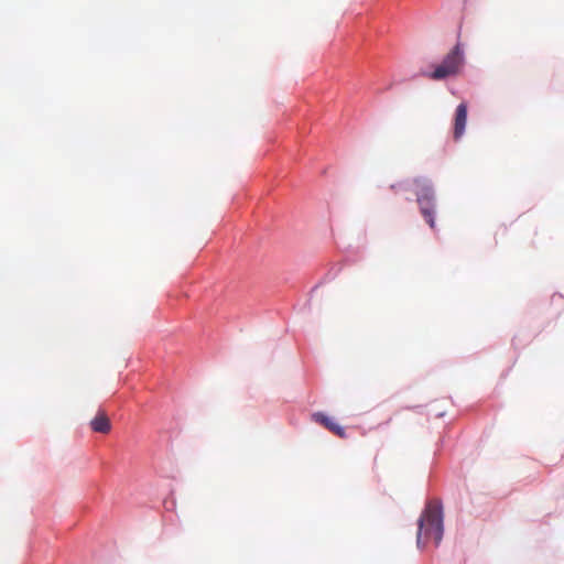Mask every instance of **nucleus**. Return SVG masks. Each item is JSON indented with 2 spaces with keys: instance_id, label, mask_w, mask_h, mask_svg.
<instances>
[{
  "instance_id": "nucleus-5",
  "label": "nucleus",
  "mask_w": 564,
  "mask_h": 564,
  "mask_svg": "<svg viewBox=\"0 0 564 564\" xmlns=\"http://www.w3.org/2000/svg\"><path fill=\"white\" fill-rule=\"evenodd\" d=\"M313 420L321 425H323L325 429L334 433L335 435L344 438L346 436V432L344 427H341L339 424L334 422V420L326 414L322 412H317L313 414Z\"/></svg>"
},
{
  "instance_id": "nucleus-1",
  "label": "nucleus",
  "mask_w": 564,
  "mask_h": 564,
  "mask_svg": "<svg viewBox=\"0 0 564 564\" xmlns=\"http://www.w3.org/2000/svg\"><path fill=\"white\" fill-rule=\"evenodd\" d=\"M443 531L442 506L438 501H430L419 520L417 546L424 547L431 542L437 546L442 541Z\"/></svg>"
},
{
  "instance_id": "nucleus-3",
  "label": "nucleus",
  "mask_w": 564,
  "mask_h": 564,
  "mask_svg": "<svg viewBox=\"0 0 564 564\" xmlns=\"http://www.w3.org/2000/svg\"><path fill=\"white\" fill-rule=\"evenodd\" d=\"M464 65V51L460 44H456L453 50L446 54L442 63L426 76L433 80H442L449 76L457 75Z\"/></svg>"
},
{
  "instance_id": "nucleus-6",
  "label": "nucleus",
  "mask_w": 564,
  "mask_h": 564,
  "mask_svg": "<svg viewBox=\"0 0 564 564\" xmlns=\"http://www.w3.org/2000/svg\"><path fill=\"white\" fill-rule=\"evenodd\" d=\"M90 427L96 433L108 434L111 431V422L105 411L99 410L90 421Z\"/></svg>"
},
{
  "instance_id": "nucleus-4",
  "label": "nucleus",
  "mask_w": 564,
  "mask_h": 564,
  "mask_svg": "<svg viewBox=\"0 0 564 564\" xmlns=\"http://www.w3.org/2000/svg\"><path fill=\"white\" fill-rule=\"evenodd\" d=\"M467 109L468 108L466 102H460L456 108L453 131V135L456 141L459 140L465 133L467 123Z\"/></svg>"
},
{
  "instance_id": "nucleus-2",
  "label": "nucleus",
  "mask_w": 564,
  "mask_h": 564,
  "mask_svg": "<svg viewBox=\"0 0 564 564\" xmlns=\"http://www.w3.org/2000/svg\"><path fill=\"white\" fill-rule=\"evenodd\" d=\"M412 187L416 196L420 213L427 225L435 229L436 195L432 183L424 177H415Z\"/></svg>"
}]
</instances>
